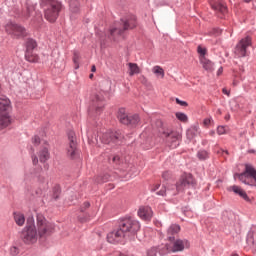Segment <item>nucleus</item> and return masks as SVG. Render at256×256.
<instances>
[{"label":"nucleus","instance_id":"f257e3e1","mask_svg":"<svg viewBox=\"0 0 256 256\" xmlns=\"http://www.w3.org/2000/svg\"><path fill=\"white\" fill-rule=\"evenodd\" d=\"M139 229H141L139 221L132 218L124 219L121 222L119 229L107 234V241L108 243H112V245L123 243L127 237L137 235Z\"/></svg>","mask_w":256,"mask_h":256},{"label":"nucleus","instance_id":"f03ea898","mask_svg":"<svg viewBox=\"0 0 256 256\" xmlns=\"http://www.w3.org/2000/svg\"><path fill=\"white\" fill-rule=\"evenodd\" d=\"M11 111H13L11 100L6 97H0V131L12 125L13 117L11 116Z\"/></svg>","mask_w":256,"mask_h":256},{"label":"nucleus","instance_id":"7ed1b4c3","mask_svg":"<svg viewBox=\"0 0 256 256\" xmlns=\"http://www.w3.org/2000/svg\"><path fill=\"white\" fill-rule=\"evenodd\" d=\"M21 239L26 243V245H33V243H37V239H39V232H37V228L35 227V224H33V218H29L27 220V225L22 231Z\"/></svg>","mask_w":256,"mask_h":256},{"label":"nucleus","instance_id":"20e7f679","mask_svg":"<svg viewBox=\"0 0 256 256\" xmlns=\"http://www.w3.org/2000/svg\"><path fill=\"white\" fill-rule=\"evenodd\" d=\"M37 229H38V236L40 238L49 237V235L55 232V224L47 221V219H45V216L38 214Z\"/></svg>","mask_w":256,"mask_h":256},{"label":"nucleus","instance_id":"39448f33","mask_svg":"<svg viewBox=\"0 0 256 256\" xmlns=\"http://www.w3.org/2000/svg\"><path fill=\"white\" fill-rule=\"evenodd\" d=\"M162 139H166V142L172 149L179 147V141L182 139L181 132L171 130L169 128H162L160 130Z\"/></svg>","mask_w":256,"mask_h":256},{"label":"nucleus","instance_id":"423d86ee","mask_svg":"<svg viewBox=\"0 0 256 256\" xmlns=\"http://www.w3.org/2000/svg\"><path fill=\"white\" fill-rule=\"evenodd\" d=\"M234 178L239 179V181L244 183V185H251L252 187H256V170L249 164L245 166L244 173L235 174Z\"/></svg>","mask_w":256,"mask_h":256},{"label":"nucleus","instance_id":"0eeeda50","mask_svg":"<svg viewBox=\"0 0 256 256\" xmlns=\"http://www.w3.org/2000/svg\"><path fill=\"white\" fill-rule=\"evenodd\" d=\"M117 118L122 125H128L130 127H137V125H139V121H141L137 114L127 115L125 108H120L118 110Z\"/></svg>","mask_w":256,"mask_h":256},{"label":"nucleus","instance_id":"6e6552de","mask_svg":"<svg viewBox=\"0 0 256 256\" xmlns=\"http://www.w3.org/2000/svg\"><path fill=\"white\" fill-rule=\"evenodd\" d=\"M61 9H63V5H61L60 2L51 1L49 7L45 10V19L49 21V23H55L57 17H59V13H61Z\"/></svg>","mask_w":256,"mask_h":256},{"label":"nucleus","instance_id":"1a4fd4ad","mask_svg":"<svg viewBox=\"0 0 256 256\" xmlns=\"http://www.w3.org/2000/svg\"><path fill=\"white\" fill-rule=\"evenodd\" d=\"M191 187H195V179L193 178V175L184 174L176 183V192H174L173 195H177V193H183L185 189H191Z\"/></svg>","mask_w":256,"mask_h":256},{"label":"nucleus","instance_id":"9d476101","mask_svg":"<svg viewBox=\"0 0 256 256\" xmlns=\"http://www.w3.org/2000/svg\"><path fill=\"white\" fill-rule=\"evenodd\" d=\"M123 140L121 131H107L100 136V141L106 145H119Z\"/></svg>","mask_w":256,"mask_h":256},{"label":"nucleus","instance_id":"9b49d317","mask_svg":"<svg viewBox=\"0 0 256 256\" xmlns=\"http://www.w3.org/2000/svg\"><path fill=\"white\" fill-rule=\"evenodd\" d=\"M170 243L166 244V249L170 253H179L181 251H185V249H189V241L187 239H173L169 240Z\"/></svg>","mask_w":256,"mask_h":256},{"label":"nucleus","instance_id":"f8f14e48","mask_svg":"<svg viewBox=\"0 0 256 256\" xmlns=\"http://www.w3.org/2000/svg\"><path fill=\"white\" fill-rule=\"evenodd\" d=\"M77 136L73 131L68 133V146L66 147V155L70 159H75L77 157Z\"/></svg>","mask_w":256,"mask_h":256},{"label":"nucleus","instance_id":"ddd939ff","mask_svg":"<svg viewBox=\"0 0 256 256\" xmlns=\"http://www.w3.org/2000/svg\"><path fill=\"white\" fill-rule=\"evenodd\" d=\"M5 31L6 33H8V35H13V37H17V38L27 36V30H25L23 26L13 22H8L6 24Z\"/></svg>","mask_w":256,"mask_h":256},{"label":"nucleus","instance_id":"4468645a","mask_svg":"<svg viewBox=\"0 0 256 256\" xmlns=\"http://www.w3.org/2000/svg\"><path fill=\"white\" fill-rule=\"evenodd\" d=\"M247 47H251V37L247 36L239 41L234 53L236 57H247Z\"/></svg>","mask_w":256,"mask_h":256},{"label":"nucleus","instance_id":"2eb2a0df","mask_svg":"<svg viewBox=\"0 0 256 256\" xmlns=\"http://www.w3.org/2000/svg\"><path fill=\"white\" fill-rule=\"evenodd\" d=\"M138 217L144 221H149L153 217V210L149 206H142L138 210Z\"/></svg>","mask_w":256,"mask_h":256},{"label":"nucleus","instance_id":"dca6fc26","mask_svg":"<svg viewBox=\"0 0 256 256\" xmlns=\"http://www.w3.org/2000/svg\"><path fill=\"white\" fill-rule=\"evenodd\" d=\"M228 191H232L233 193H235V195H239L241 197V199H244V201H251V199H249V196L247 195V192H245V190H243V188H241V186H237V185H233L228 187Z\"/></svg>","mask_w":256,"mask_h":256},{"label":"nucleus","instance_id":"f3484780","mask_svg":"<svg viewBox=\"0 0 256 256\" xmlns=\"http://www.w3.org/2000/svg\"><path fill=\"white\" fill-rule=\"evenodd\" d=\"M211 7L214 11L220 13V15H225V13H227V7L221 3V0L211 2Z\"/></svg>","mask_w":256,"mask_h":256},{"label":"nucleus","instance_id":"a211bd4d","mask_svg":"<svg viewBox=\"0 0 256 256\" xmlns=\"http://www.w3.org/2000/svg\"><path fill=\"white\" fill-rule=\"evenodd\" d=\"M179 231H181V227L177 224H172L167 230L168 241H173L175 239V235H177Z\"/></svg>","mask_w":256,"mask_h":256},{"label":"nucleus","instance_id":"6ab92c4d","mask_svg":"<svg viewBox=\"0 0 256 256\" xmlns=\"http://www.w3.org/2000/svg\"><path fill=\"white\" fill-rule=\"evenodd\" d=\"M104 93L105 92H99V93L95 94L92 98V101L94 103H98L97 109H102L103 108V105H101V103H103V101H105Z\"/></svg>","mask_w":256,"mask_h":256},{"label":"nucleus","instance_id":"aec40b11","mask_svg":"<svg viewBox=\"0 0 256 256\" xmlns=\"http://www.w3.org/2000/svg\"><path fill=\"white\" fill-rule=\"evenodd\" d=\"M135 27H137L135 17L123 21V31H127V29H135Z\"/></svg>","mask_w":256,"mask_h":256},{"label":"nucleus","instance_id":"412c9836","mask_svg":"<svg viewBox=\"0 0 256 256\" xmlns=\"http://www.w3.org/2000/svg\"><path fill=\"white\" fill-rule=\"evenodd\" d=\"M200 62L205 71L211 72L214 70L213 62H211V60L207 59L206 57H200Z\"/></svg>","mask_w":256,"mask_h":256},{"label":"nucleus","instance_id":"4be33fe9","mask_svg":"<svg viewBox=\"0 0 256 256\" xmlns=\"http://www.w3.org/2000/svg\"><path fill=\"white\" fill-rule=\"evenodd\" d=\"M199 125H194L190 129L187 130V138L188 139H193V137H197L199 135Z\"/></svg>","mask_w":256,"mask_h":256},{"label":"nucleus","instance_id":"5701e85b","mask_svg":"<svg viewBox=\"0 0 256 256\" xmlns=\"http://www.w3.org/2000/svg\"><path fill=\"white\" fill-rule=\"evenodd\" d=\"M128 67L130 77H133V75H139V73H141V69L136 63H128Z\"/></svg>","mask_w":256,"mask_h":256},{"label":"nucleus","instance_id":"b1692460","mask_svg":"<svg viewBox=\"0 0 256 256\" xmlns=\"http://www.w3.org/2000/svg\"><path fill=\"white\" fill-rule=\"evenodd\" d=\"M14 221L16 225H19V227H23V225H25V215L21 213H14Z\"/></svg>","mask_w":256,"mask_h":256},{"label":"nucleus","instance_id":"393cba45","mask_svg":"<svg viewBox=\"0 0 256 256\" xmlns=\"http://www.w3.org/2000/svg\"><path fill=\"white\" fill-rule=\"evenodd\" d=\"M39 159L41 163L49 159V149L46 146L39 152Z\"/></svg>","mask_w":256,"mask_h":256},{"label":"nucleus","instance_id":"a878e982","mask_svg":"<svg viewBox=\"0 0 256 256\" xmlns=\"http://www.w3.org/2000/svg\"><path fill=\"white\" fill-rule=\"evenodd\" d=\"M25 57L29 63H37L39 61V56L31 51H27Z\"/></svg>","mask_w":256,"mask_h":256},{"label":"nucleus","instance_id":"bb28decb","mask_svg":"<svg viewBox=\"0 0 256 256\" xmlns=\"http://www.w3.org/2000/svg\"><path fill=\"white\" fill-rule=\"evenodd\" d=\"M152 71L155 75H157L158 77H161V79L165 77V70H163L161 66H154Z\"/></svg>","mask_w":256,"mask_h":256},{"label":"nucleus","instance_id":"cd10ccee","mask_svg":"<svg viewBox=\"0 0 256 256\" xmlns=\"http://www.w3.org/2000/svg\"><path fill=\"white\" fill-rule=\"evenodd\" d=\"M175 115L178 121H181L182 123H187V121H189V117L183 112H177Z\"/></svg>","mask_w":256,"mask_h":256},{"label":"nucleus","instance_id":"c85d7f7f","mask_svg":"<svg viewBox=\"0 0 256 256\" xmlns=\"http://www.w3.org/2000/svg\"><path fill=\"white\" fill-rule=\"evenodd\" d=\"M26 45H27V51H33V49L37 47V42L33 39H28Z\"/></svg>","mask_w":256,"mask_h":256},{"label":"nucleus","instance_id":"c756f323","mask_svg":"<svg viewBox=\"0 0 256 256\" xmlns=\"http://www.w3.org/2000/svg\"><path fill=\"white\" fill-rule=\"evenodd\" d=\"M197 156L201 161H205V159L209 157V153L205 150H201L198 152Z\"/></svg>","mask_w":256,"mask_h":256},{"label":"nucleus","instance_id":"7c9ffc66","mask_svg":"<svg viewBox=\"0 0 256 256\" xmlns=\"http://www.w3.org/2000/svg\"><path fill=\"white\" fill-rule=\"evenodd\" d=\"M247 243L248 245H252V247H254L256 249V236H249L247 238Z\"/></svg>","mask_w":256,"mask_h":256},{"label":"nucleus","instance_id":"2f4dec72","mask_svg":"<svg viewBox=\"0 0 256 256\" xmlns=\"http://www.w3.org/2000/svg\"><path fill=\"white\" fill-rule=\"evenodd\" d=\"M123 33V30L119 28H114L110 30V35L113 37L114 35H121Z\"/></svg>","mask_w":256,"mask_h":256},{"label":"nucleus","instance_id":"473e14b6","mask_svg":"<svg viewBox=\"0 0 256 256\" xmlns=\"http://www.w3.org/2000/svg\"><path fill=\"white\" fill-rule=\"evenodd\" d=\"M73 61L75 69H79V55L77 53L74 54Z\"/></svg>","mask_w":256,"mask_h":256},{"label":"nucleus","instance_id":"72a5a7b5","mask_svg":"<svg viewBox=\"0 0 256 256\" xmlns=\"http://www.w3.org/2000/svg\"><path fill=\"white\" fill-rule=\"evenodd\" d=\"M226 133H227V130L225 129V126H218L217 128L218 135H225Z\"/></svg>","mask_w":256,"mask_h":256},{"label":"nucleus","instance_id":"f704fd0d","mask_svg":"<svg viewBox=\"0 0 256 256\" xmlns=\"http://www.w3.org/2000/svg\"><path fill=\"white\" fill-rule=\"evenodd\" d=\"M198 53H199L200 57H205V55L207 53V49H205L201 46H198Z\"/></svg>","mask_w":256,"mask_h":256},{"label":"nucleus","instance_id":"c9c22d12","mask_svg":"<svg viewBox=\"0 0 256 256\" xmlns=\"http://www.w3.org/2000/svg\"><path fill=\"white\" fill-rule=\"evenodd\" d=\"M212 123H213V118H206V119H204V121H203L204 127H209V126L212 125Z\"/></svg>","mask_w":256,"mask_h":256},{"label":"nucleus","instance_id":"e433bc0d","mask_svg":"<svg viewBox=\"0 0 256 256\" xmlns=\"http://www.w3.org/2000/svg\"><path fill=\"white\" fill-rule=\"evenodd\" d=\"M10 254L13 255V256L19 255V248L11 247L10 248Z\"/></svg>","mask_w":256,"mask_h":256},{"label":"nucleus","instance_id":"4c0bfd02","mask_svg":"<svg viewBox=\"0 0 256 256\" xmlns=\"http://www.w3.org/2000/svg\"><path fill=\"white\" fill-rule=\"evenodd\" d=\"M147 256H157V248H151L148 250Z\"/></svg>","mask_w":256,"mask_h":256},{"label":"nucleus","instance_id":"58836bf2","mask_svg":"<svg viewBox=\"0 0 256 256\" xmlns=\"http://www.w3.org/2000/svg\"><path fill=\"white\" fill-rule=\"evenodd\" d=\"M176 103L177 105H181V107H187L188 105L186 101L180 100L179 98H176Z\"/></svg>","mask_w":256,"mask_h":256},{"label":"nucleus","instance_id":"ea45409f","mask_svg":"<svg viewBox=\"0 0 256 256\" xmlns=\"http://www.w3.org/2000/svg\"><path fill=\"white\" fill-rule=\"evenodd\" d=\"M32 143H33L34 145H39V143H41V138H39V136H34V137L32 138Z\"/></svg>","mask_w":256,"mask_h":256},{"label":"nucleus","instance_id":"a19ab883","mask_svg":"<svg viewBox=\"0 0 256 256\" xmlns=\"http://www.w3.org/2000/svg\"><path fill=\"white\" fill-rule=\"evenodd\" d=\"M165 193H167V189H165V186H162L160 191L156 192V195H160L163 197L165 195Z\"/></svg>","mask_w":256,"mask_h":256},{"label":"nucleus","instance_id":"79ce46f5","mask_svg":"<svg viewBox=\"0 0 256 256\" xmlns=\"http://www.w3.org/2000/svg\"><path fill=\"white\" fill-rule=\"evenodd\" d=\"M59 195H61V190L57 188V190L54 192V199H59Z\"/></svg>","mask_w":256,"mask_h":256},{"label":"nucleus","instance_id":"37998d69","mask_svg":"<svg viewBox=\"0 0 256 256\" xmlns=\"http://www.w3.org/2000/svg\"><path fill=\"white\" fill-rule=\"evenodd\" d=\"M159 187H161V184H155L154 186H152L151 191H158Z\"/></svg>","mask_w":256,"mask_h":256},{"label":"nucleus","instance_id":"c03bdc74","mask_svg":"<svg viewBox=\"0 0 256 256\" xmlns=\"http://www.w3.org/2000/svg\"><path fill=\"white\" fill-rule=\"evenodd\" d=\"M70 9L73 13H77V11H79V8H73V3L70 4Z\"/></svg>","mask_w":256,"mask_h":256},{"label":"nucleus","instance_id":"a18cd8bd","mask_svg":"<svg viewBox=\"0 0 256 256\" xmlns=\"http://www.w3.org/2000/svg\"><path fill=\"white\" fill-rule=\"evenodd\" d=\"M222 92L224 93V95H227V97H229L230 92H229V90H227V88H223Z\"/></svg>","mask_w":256,"mask_h":256},{"label":"nucleus","instance_id":"49530a36","mask_svg":"<svg viewBox=\"0 0 256 256\" xmlns=\"http://www.w3.org/2000/svg\"><path fill=\"white\" fill-rule=\"evenodd\" d=\"M105 181H107V178L99 177L98 180H97V183H105Z\"/></svg>","mask_w":256,"mask_h":256},{"label":"nucleus","instance_id":"de8ad7c7","mask_svg":"<svg viewBox=\"0 0 256 256\" xmlns=\"http://www.w3.org/2000/svg\"><path fill=\"white\" fill-rule=\"evenodd\" d=\"M89 207H91V204L89 202H84L83 208L84 209H89Z\"/></svg>","mask_w":256,"mask_h":256},{"label":"nucleus","instance_id":"09e8293b","mask_svg":"<svg viewBox=\"0 0 256 256\" xmlns=\"http://www.w3.org/2000/svg\"><path fill=\"white\" fill-rule=\"evenodd\" d=\"M88 140H89V142L93 143V145H95V143H97V138H95L93 140V139H91V137L88 136Z\"/></svg>","mask_w":256,"mask_h":256},{"label":"nucleus","instance_id":"8fccbe9b","mask_svg":"<svg viewBox=\"0 0 256 256\" xmlns=\"http://www.w3.org/2000/svg\"><path fill=\"white\" fill-rule=\"evenodd\" d=\"M112 161L113 163H119V156H114Z\"/></svg>","mask_w":256,"mask_h":256},{"label":"nucleus","instance_id":"3c124183","mask_svg":"<svg viewBox=\"0 0 256 256\" xmlns=\"http://www.w3.org/2000/svg\"><path fill=\"white\" fill-rule=\"evenodd\" d=\"M32 161L34 165H37V163H39V159L36 156L32 159Z\"/></svg>","mask_w":256,"mask_h":256},{"label":"nucleus","instance_id":"603ef678","mask_svg":"<svg viewBox=\"0 0 256 256\" xmlns=\"http://www.w3.org/2000/svg\"><path fill=\"white\" fill-rule=\"evenodd\" d=\"M162 177H163L164 179H168V178H169V172H164V173L162 174Z\"/></svg>","mask_w":256,"mask_h":256},{"label":"nucleus","instance_id":"864d4df0","mask_svg":"<svg viewBox=\"0 0 256 256\" xmlns=\"http://www.w3.org/2000/svg\"><path fill=\"white\" fill-rule=\"evenodd\" d=\"M223 73V67H220L217 71V75H221Z\"/></svg>","mask_w":256,"mask_h":256},{"label":"nucleus","instance_id":"5fc2aeb1","mask_svg":"<svg viewBox=\"0 0 256 256\" xmlns=\"http://www.w3.org/2000/svg\"><path fill=\"white\" fill-rule=\"evenodd\" d=\"M209 135H210V137H215V131H214V130H211V131L209 132Z\"/></svg>","mask_w":256,"mask_h":256},{"label":"nucleus","instance_id":"6e6d98bb","mask_svg":"<svg viewBox=\"0 0 256 256\" xmlns=\"http://www.w3.org/2000/svg\"><path fill=\"white\" fill-rule=\"evenodd\" d=\"M91 71L92 73H95V71H97V68L95 67V65L92 66Z\"/></svg>","mask_w":256,"mask_h":256},{"label":"nucleus","instance_id":"4d7b16f0","mask_svg":"<svg viewBox=\"0 0 256 256\" xmlns=\"http://www.w3.org/2000/svg\"><path fill=\"white\" fill-rule=\"evenodd\" d=\"M245 3H251V0H244Z\"/></svg>","mask_w":256,"mask_h":256},{"label":"nucleus","instance_id":"13d9d810","mask_svg":"<svg viewBox=\"0 0 256 256\" xmlns=\"http://www.w3.org/2000/svg\"><path fill=\"white\" fill-rule=\"evenodd\" d=\"M90 79H93V74H90Z\"/></svg>","mask_w":256,"mask_h":256},{"label":"nucleus","instance_id":"bf43d9fd","mask_svg":"<svg viewBox=\"0 0 256 256\" xmlns=\"http://www.w3.org/2000/svg\"><path fill=\"white\" fill-rule=\"evenodd\" d=\"M224 152L226 153V155L228 154V152H227V151H222V153H224Z\"/></svg>","mask_w":256,"mask_h":256},{"label":"nucleus","instance_id":"052dcab7","mask_svg":"<svg viewBox=\"0 0 256 256\" xmlns=\"http://www.w3.org/2000/svg\"><path fill=\"white\" fill-rule=\"evenodd\" d=\"M119 256H126L125 254H120Z\"/></svg>","mask_w":256,"mask_h":256},{"label":"nucleus","instance_id":"680f3d73","mask_svg":"<svg viewBox=\"0 0 256 256\" xmlns=\"http://www.w3.org/2000/svg\"><path fill=\"white\" fill-rule=\"evenodd\" d=\"M46 1H51V0H46Z\"/></svg>","mask_w":256,"mask_h":256},{"label":"nucleus","instance_id":"e2e57ef3","mask_svg":"<svg viewBox=\"0 0 256 256\" xmlns=\"http://www.w3.org/2000/svg\"><path fill=\"white\" fill-rule=\"evenodd\" d=\"M81 211H83V208L81 209Z\"/></svg>","mask_w":256,"mask_h":256}]
</instances>
